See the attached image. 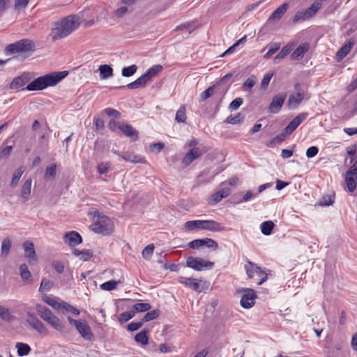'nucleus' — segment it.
Here are the masks:
<instances>
[{"label":"nucleus","instance_id":"1","mask_svg":"<svg viewBox=\"0 0 357 357\" xmlns=\"http://www.w3.org/2000/svg\"><path fill=\"white\" fill-rule=\"evenodd\" d=\"M81 19L77 15H70L55 22L52 26L50 36L55 41L64 38L78 29Z\"/></svg>","mask_w":357,"mask_h":357},{"label":"nucleus","instance_id":"2","mask_svg":"<svg viewBox=\"0 0 357 357\" xmlns=\"http://www.w3.org/2000/svg\"><path fill=\"white\" fill-rule=\"evenodd\" d=\"M68 73L67 71L53 72L39 77L30 82L25 88L26 90L40 91L49 86H54L64 79Z\"/></svg>","mask_w":357,"mask_h":357},{"label":"nucleus","instance_id":"3","mask_svg":"<svg viewBox=\"0 0 357 357\" xmlns=\"http://www.w3.org/2000/svg\"><path fill=\"white\" fill-rule=\"evenodd\" d=\"M92 230L98 234H109L114 229L112 220L105 215L99 216L97 220L91 225Z\"/></svg>","mask_w":357,"mask_h":357},{"label":"nucleus","instance_id":"4","mask_svg":"<svg viewBox=\"0 0 357 357\" xmlns=\"http://www.w3.org/2000/svg\"><path fill=\"white\" fill-rule=\"evenodd\" d=\"M33 48V43L29 39H22L14 43L8 45L5 49L6 55L17 53L26 52Z\"/></svg>","mask_w":357,"mask_h":357},{"label":"nucleus","instance_id":"5","mask_svg":"<svg viewBox=\"0 0 357 357\" xmlns=\"http://www.w3.org/2000/svg\"><path fill=\"white\" fill-rule=\"evenodd\" d=\"M299 86V84H296L295 85L296 93H292L289 96L287 106L289 109L298 108L304 99L308 100L310 98V96L303 90L298 89Z\"/></svg>","mask_w":357,"mask_h":357},{"label":"nucleus","instance_id":"6","mask_svg":"<svg viewBox=\"0 0 357 357\" xmlns=\"http://www.w3.org/2000/svg\"><path fill=\"white\" fill-rule=\"evenodd\" d=\"M213 262L206 261L199 257L190 256L186 259V266L197 271H201L204 269H211L213 268Z\"/></svg>","mask_w":357,"mask_h":357},{"label":"nucleus","instance_id":"7","mask_svg":"<svg viewBox=\"0 0 357 357\" xmlns=\"http://www.w3.org/2000/svg\"><path fill=\"white\" fill-rule=\"evenodd\" d=\"M178 282L197 292L202 291L208 286L206 282L192 278L179 277Z\"/></svg>","mask_w":357,"mask_h":357},{"label":"nucleus","instance_id":"8","mask_svg":"<svg viewBox=\"0 0 357 357\" xmlns=\"http://www.w3.org/2000/svg\"><path fill=\"white\" fill-rule=\"evenodd\" d=\"M344 179L348 190L354 192L357 185V160L347 171Z\"/></svg>","mask_w":357,"mask_h":357},{"label":"nucleus","instance_id":"9","mask_svg":"<svg viewBox=\"0 0 357 357\" xmlns=\"http://www.w3.org/2000/svg\"><path fill=\"white\" fill-rule=\"evenodd\" d=\"M286 97L287 95L284 93H280L274 96L268 106V112L271 114H278L280 111Z\"/></svg>","mask_w":357,"mask_h":357},{"label":"nucleus","instance_id":"10","mask_svg":"<svg viewBox=\"0 0 357 357\" xmlns=\"http://www.w3.org/2000/svg\"><path fill=\"white\" fill-rule=\"evenodd\" d=\"M243 292L241 299V305L244 308H250L255 303L256 293L252 289H245L243 290Z\"/></svg>","mask_w":357,"mask_h":357},{"label":"nucleus","instance_id":"11","mask_svg":"<svg viewBox=\"0 0 357 357\" xmlns=\"http://www.w3.org/2000/svg\"><path fill=\"white\" fill-rule=\"evenodd\" d=\"M231 192L229 188H223L221 190L212 194L207 199L210 205H215L220 202L222 199L229 196Z\"/></svg>","mask_w":357,"mask_h":357},{"label":"nucleus","instance_id":"12","mask_svg":"<svg viewBox=\"0 0 357 357\" xmlns=\"http://www.w3.org/2000/svg\"><path fill=\"white\" fill-rule=\"evenodd\" d=\"M114 153L121 157L124 160L130 162L132 163H145L146 160L144 157H142L139 155H136L132 152H124L121 153L119 151H114Z\"/></svg>","mask_w":357,"mask_h":357},{"label":"nucleus","instance_id":"13","mask_svg":"<svg viewBox=\"0 0 357 357\" xmlns=\"http://www.w3.org/2000/svg\"><path fill=\"white\" fill-rule=\"evenodd\" d=\"M201 229L207 230L210 231H221L225 230V227L220 222L212 220H202Z\"/></svg>","mask_w":357,"mask_h":357},{"label":"nucleus","instance_id":"14","mask_svg":"<svg viewBox=\"0 0 357 357\" xmlns=\"http://www.w3.org/2000/svg\"><path fill=\"white\" fill-rule=\"evenodd\" d=\"M201 155L202 151L199 148H192L184 155L182 159V163L185 167H188Z\"/></svg>","mask_w":357,"mask_h":357},{"label":"nucleus","instance_id":"15","mask_svg":"<svg viewBox=\"0 0 357 357\" xmlns=\"http://www.w3.org/2000/svg\"><path fill=\"white\" fill-rule=\"evenodd\" d=\"M29 81L28 73H23L20 76L15 77L10 84L9 88L12 90H18L24 86Z\"/></svg>","mask_w":357,"mask_h":357},{"label":"nucleus","instance_id":"16","mask_svg":"<svg viewBox=\"0 0 357 357\" xmlns=\"http://www.w3.org/2000/svg\"><path fill=\"white\" fill-rule=\"evenodd\" d=\"M307 114L302 113L296 116L285 128L284 131L287 135H291L298 126L306 119Z\"/></svg>","mask_w":357,"mask_h":357},{"label":"nucleus","instance_id":"17","mask_svg":"<svg viewBox=\"0 0 357 357\" xmlns=\"http://www.w3.org/2000/svg\"><path fill=\"white\" fill-rule=\"evenodd\" d=\"M64 241L70 246H75L82 243V237L77 231H70L65 234Z\"/></svg>","mask_w":357,"mask_h":357},{"label":"nucleus","instance_id":"18","mask_svg":"<svg viewBox=\"0 0 357 357\" xmlns=\"http://www.w3.org/2000/svg\"><path fill=\"white\" fill-rule=\"evenodd\" d=\"M24 250V255L29 259V262L36 261V255L34 249L33 243L31 241H25L23 243Z\"/></svg>","mask_w":357,"mask_h":357},{"label":"nucleus","instance_id":"19","mask_svg":"<svg viewBox=\"0 0 357 357\" xmlns=\"http://www.w3.org/2000/svg\"><path fill=\"white\" fill-rule=\"evenodd\" d=\"M150 80L148 79L147 76L144 73L139 78H137L135 81L128 84L127 86H122L120 88L128 87L130 89H135L139 87H144Z\"/></svg>","mask_w":357,"mask_h":357},{"label":"nucleus","instance_id":"20","mask_svg":"<svg viewBox=\"0 0 357 357\" xmlns=\"http://www.w3.org/2000/svg\"><path fill=\"white\" fill-rule=\"evenodd\" d=\"M310 45L307 43L300 45L291 54V57L294 60L301 59L305 54L309 50Z\"/></svg>","mask_w":357,"mask_h":357},{"label":"nucleus","instance_id":"21","mask_svg":"<svg viewBox=\"0 0 357 357\" xmlns=\"http://www.w3.org/2000/svg\"><path fill=\"white\" fill-rule=\"evenodd\" d=\"M76 328L84 338L91 340L93 337L90 326L86 322L80 321Z\"/></svg>","mask_w":357,"mask_h":357},{"label":"nucleus","instance_id":"22","mask_svg":"<svg viewBox=\"0 0 357 357\" xmlns=\"http://www.w3.org/2000/svg\"><path fill=\"white\" fill-rule=\"evenodd\" d=\"M119 129L124 133L127 137H130L134 140H137L138 138L137 132L130 125L122 123L119 126Z\"/></svg>","mask_w":357,"mask_h":357},{"label":"nucleus","instance_id":"23","mask_svg":"<svg viewBox=\"0 0 357 357\" xmlns=\"http://www.w3.org/2000/svg\"><path fill=\"white\" fill-rule=\"evenodd\" d=\"M29 324L36 331L40 334H47V330L44 324L35 317L30 318L27 320Z\"/></svg>","mask_w":357,"mask_h":357},{"label":"nucleus","instance_id":"24","mask_svg":"<svg viewBox=\"0 0 357 357\" xmlns=\"http://www.w3.org/2000/svg\"><path fill=\"white\" fill-rule=\"evenodd\" d=\"M245 270L248 278L255 279L256 274L259 271V267L257 266L255 264L248 261L245 264Z\"/></svg>","mask_w":357,"mask_h":357},{"label":"nucleus","instance_id":"25","mask_svg":"<svg viewBox=\"0 0 357 357\" xmlns=\"http://www.w3.org/2000/svg\"><path fill=\"white\" fill-rule=\"evenodd\" d=\"M294 43L286 45L282 50L275 56L274 63H277L285 58L292 50Z\"/></svg>","mask_w":357,"mask_h":357},{"label":"nucleus","instance_id":"26","mask_svg":"<svg viewBox=\"0 0 357 357\" xmlns=\"http://www.w3.org/2000/svg\"><path fill=\"white\" fill-rule=\"evenodd\" d=\"M46 322L56 331H63L64 329V326L61 320L54 314L49 317Z\"/></svg>","mask_w":357,"mask_h":357},{"label":"nucleus","instance_id":"27","mask_svg":"<svg viewBox=\"0 0 357 357\" xmlns=\"http://www.w3.org/2000/svg\"><path fill=\"white\" fill-rule=\"evenodd\" d=\"M31 179H27L23 184L21 191V197L24 202H26L29 199L31 190Z\"/></svg>","mask_w":357,"mask_h":357},{"label":"nucleus","instance_id":"28","mask_svg":"<svg viewBox=\"0 0 357 357\" xmlns=\"http://www.w3.org/2000/svg\"><path fill=\"white\" fill-rule=\"evenodd\" d=\"M322 6V1L320 0L315 1L307 9H306L305 15L309 18L313 17L318 10L321 8Z\"/></svg>","mask_w":357,"mask_h":357},{"label":"nucleus","instance_id":"29","mask_svg":"<svg viewBox=\"0 0 357 357\" xmlns=\"http://www.w3.org/2000/svg\"><path fill=\"white\" fill-rule=\"evenodd\" d=\"M43 300L55 310H59L61 307L62 301L52 296H44Z\"/></svg>","mask_w":357,"mask_h":357},{"label":"nucleus","instance_id":"30","mask_svg":"<svg viewBox=\"0 0 357 357\" xmlns=\"http://www.w3.org/2000/svg\"><path fill=\"white\" fill-rule=\"evenodd\" d=\"M287 4L283 3L271 15L269 20H279L287 11Z\"/></svg>","mask_w":357,"mask_h":357},{"label":"nucleus","instance_id":"31","mask_svg":"<svg viewBox=\"0 0 357 357\" xmlns=\"http://www.w3.org/2000/svg\"><path fill=\"white\" fill-rule=\"evenodd\" d=\"M100 77L102 79L110 77L113 75V69L108 65H101L99 66Z\"/></svg>","mask_w":357,"mask_h":357},{"label":"nucleus","instance_id":"32","mask_svg":"<svg viewBox=\"0 0 357 357\" xmlns=\"http://www.w3.org/2000/svg\"><path fill=\"white\" fill-rule=\"evenodd\" d=\"M162 69L160 65H154L149 68L144 74L147 76L148 79L151 81L152 78L155 77Z\"/></svg>","mask_w":357,"mask_h":357},{"label":"nucleus","instance_id":"33","mask_svg":"<svg viewBox=\"0 0 357 357\" xmlns=\"http://www.w3.org/2000/svg\"><path fill=\"white\" fill-rule=\"evenodd\" d=\"M353 45L354 43L352 42L349 41L338 50L337 52V56L340 59L345 57L350 52Z\"/></svg>","mask_w":357,"mask_h":357},{"label":"nucleus","instance_id":"34","mask_svg":"<svg viewBox=\"0 0 357 357\" xmlns=\"http://www.w3.org/2000/svg\"><path fill=\"white\" fill-rule=\"evenodd\" d=\"M274 227V223L272 221H265L260 225L261 231L265 236H268Z\"/></svg>","mask_w":357,"mask_h":357},{"label":"nucleus","instance_id":"35","mask_svg":"<svg viewBox=\"0 0 357 357\" xmlns=\"http://www.w3.org/2000/svg\"><path fill=\"white\" fill-rule=\"evenodd\" d=\"M16 348L17 349V354L20 356H26L31 351V347L27 344L22 342H17Z\"/></svg>","mask_w":357,"mask_h":357},{"label":"nucleus","instance_id":"36","mask_svg":"<svg viewBox=\"0 0 357 357\" xmlns=\"http://www.w3.org/2000/svg\"><path fill=\"white\" fill-rule=\"evenodd\" d=\"M56 165L52 164L50 166H47L45 169L44 178L46 180H52L54 178L56 175Z\"/></svg>","mask_w":357,"mask_h":357},{"label":"nucleus","instance_id":"37","mask_svg":"<svg viewBox=\"0 0 357 357\" xmlns=\"http://www.w3.org/2000/svg\"><path fill=\"white\" fill-rule=\"evenodd\" d=\"M202 220L187 221L185 225V229L188 231H192L196 229H200L202 227Z\"/></svg>","mask_w":357,"mask_h":357},{"label":"nucleus","instance_id":"38","mask_svg":"<svg viewBox=\"0 0 357 357\" xmlns=\"http://www.w3.org/2000/svg\"><path fill=\"white\" fill-rule=\"evenodd\" d=\"M24 172V170L22 167L17 168L14 172V174H13V178L11 180V183H10L11 187L15 188V186H17L18 181H19L20 178H21L22 175L23 174Z\"/></svg>","mask_w":357,"mask_h":357},{"label":"nucleus","instance_id":"39","mask_svg":"<svg viewBox=\"0 0 357 357\" xmlns=\"http://www.w3.org/2000/svg\"><path fill=\"white\" fill-rule=\"evenodd\" d=\"M135 340L142 345H146L149 342L147 332L144 330L138 333L135 337Z\"/></svg>","mask_w":357,"mask_h":357},{"label":"nucleus","instance_id":"40","mask_svg":"<svg viewBox=\"0 0 357 357\" xmlns=\"http://www.w3.org/2000/svg\"><path fill=\"white\" fill-rule=\"evenodd\" d=\"M38 312L40 317L45 321L52 316L53 314L48 308L38 305L37 307Z\"/></svg>","mask_w":357,"mask_h":357},{"label":"nucleus","instance_id":"41","mask_svg":"<svg viewBox=\"0 0 357 357\" xmlns=\"http://www.w3.org/2000/svg\"><path fill=\"white\" fill-rule=\"evenodd\" d=\"M11 241L9 238H6L2 241L1 243V255L3 256H7L10 252L11 248Z\"/></svg>","mask_w":357,"mask_h":357},{"label":"nucleus","instance_id":"42","mask_svg":"<svg viewBox=\"0 0 357 357\" xmlns=\"http://www.w3.org/2000/svg\"><path fill=\"white\" fill-rule=\"evenodd\" d=\"M119 282H120L119 281H116V280H109V281H107V282L102 283L100 285V288L105 291H112L116 288L117 284Z\"/></svg>","mask_w":357,"mask_h":357},{"label":"nucleus","instance_id":"43","mask_svg":"<svg viewBox=\"0 0 357 357\" xmlns=\"http://www.w3.org/2000/svg\"><path fill=\"white\" fill-rule=\"evenodd\" d=\"M53 286V282L49 280L43 278L41 281L39 291L42 293L49 291Z\"/></svg>","mask_w":357,"mask_h":357},{"label":"nucleus","instance_id":"44","mask_svg":"<svg viewBox=\"0 0 357 357\" xmlns=\"http://www.w3.org/2000/svg\"><path fill=\"white\" fill-rule=\"evenodd\" d=\"M137 70V66L135 64L128 67H124L122 69L121 73L123 77H130L133 75Z\"/></svg>","mask_w":357,"mask_h":357},{"label":"nucleus","instance_id":"45","mask_svg":"<svg viewBox=\"0 0 357 357\" xmlns=\"http://www.w3.org/2000/svg\"><path fill=\"white\" fill-rule=\"evenodd\" d=\"M175 119L178 123H184L186 120L185 115V107L184 106H181L177 110L176 114Z\"/></svg>","mask_w":357,"mask_h":357},{"label":"nucleus","instance_id":"46","mask_svg":"<svg viewBox=\"0 0 357 357\" xmlns=\"http://www.w3.org/2000/svg\"><path fill=\"white\" fill-rule=\"evenodd\" d=\"M154 251V245L153 244H149L146 246L142 250V255L144 259L146 260H149L152 257Z\"/></svg>","mask_w":357,"mask_h":357},{"label":"nucleus","instance_id":"47","mask_svg":"<svg viewBox=\"0 0 357 357\" xmlns=\"http://www.w3.org/2000/svg\"><path fill=\"white\" fill-rule=\"evenodd\" d=\"M196 28L197 25H195L193 22H187L177 26L175 28V31H177L183 29H186L188 31L189 33H190Z\"/></svg>","mask_w":357,"mask_h":357},{"label":"nucleus","instance_id":"48","mask_svg":"<svg viewBox=\"0 0 357 357\" xmlns=\"http://www.w3.org/2000/svg\"><path fill=\"white\" fill-rule=\"evenodd\" d=\"M334 203V195H326L323 196L322 199L319 202V205L321 206H331Z\"/></svg>","mask_w":357,"mask_h":357},{"label":"nucleus","instance_id":"49","mask_svg":"<svg viewBox=\"0 0 357 357\" xmlns=\"http://www.w3.org/2000/svg\"><path fill=\"white\" fill-rule=\"evenodd\" d=\"M12 317L9 309L0 305V318L4 321H8L12 319Z\"/></svg>","mask_w":357,"mask_h":357},{"label":"nucleus","instance_id":"50","mask_svg":"<svg viewBox=\"0 0 357 357\" xmlns=\"http://www.w3.org/2000/svg\"><path fill=\"white\" fill-rule=\"evenodd\" d=\"M151 306L148 303H138L133 305V309L135 312H146L151 309Z\"/></svg>","mask_w":357,"mask_h":357},{"label":"nucleus","instance_id":"51","mask_svg":"<svg viewBox=\"0 0 357 357\" xmlns=\"http://www.w3.org/2000/svg\"><path fill=\"white\" fill-rule=\"evenodd\" d=\"M135 316V311H128L121 313L119 317V321L125 323L131 319Z\"/></svg>","mask_w":357,"mask_h":357},{"label":"nucleus","instance_id":"52","mask_svg":"<svg viewBox=\"0 0 357 357\" xmlns=\"http://www.w3.org/2000/svg\"><path fill=\"white\" fill-rule=\"evenodd\" d=\"M257 81V78L255 75L250 76L243 83V88L245 90L250 91L251 89L255 86Z\"/></svg>","mask_w":357,"mask_h":357},{"label":"nucleus","instance_id":"53","mask_svg":"<svg viewBox=\"0 0 357 357\" xmlns=\"http://www.w3.org/2000/svg\"><path fill=\"white\" fill-rule=\"evenodd\" d=\"M13 150V146H4V143L0 147V158H5L10 155Z\"/></svg>","mask_w":357,"mask_h":357},{"label":"nucleus","instance_id":"54","mask_svg":"<svg viewBox=\"0 0 357 357\" xmlns=\"http://www.w3.org/2000/svg\"><path fill=\"white\" fill-rule=\"evenodd\" d=\"M20 276L24 280H28L31 278V273L26 264H22L20 267Z\"/></svg>","mask_w":357,"mask_h":357},{"label":"nucleus","instance_id":"55","mask_svg":"<svg viewBox=\"0 0 357 357\" xmlns=\"http://www.w3.org/2000/svg\"><path fill=\"white\" fill-rule=\"evenodd\" d=\"M215 88V86L213 85V86L208 87L204 92H202L200 94V100L204 101L206 99H208V98H210L213 94Z\"/></svg>","mask_w":357,"mask_h":357},{"label":"nucleus","instance_id":"56","mask_svg":"<svg viewBox=\"0 0 357 357\" xmlns=\"http://www.w3.org/2000/svg\"><path fill=\"white\" fill-rule=\"evenodd\" d=\"M257 279H254L257 284L260 285L267 280V274L259 268V271L256 274Z\"/></svg>","mask_w":357,"mask_h":357},{"label":"nucleus","instance_id":"57","mask_svg":"<svg viewBox=\"0 0 357 357\" xmlns=\"http://www.w3.org/2000/svg\"><path fill=\"white\" fill-rule=\"evenodd\" d=\"M159 316V311L158 310H153L148 312L144 317L142 321H149L156 319Z\"/></svg>","mask_w":357,"mask_h":357},{"label":"nucleus","instance_id":"58","mask_svg":"<svg viewBox=\"0 0 357 357\" xmlns=\"http://www.w3.org/2000/svg\"><path fill=\"white\" fill-rule=\"evenodd\" d=\"M60 309H63L67 312H70L75 315L79 314V311L77 309H76L71 305H70L68 303H66L64 301H62L61 307H60Z\"/></svg>","mask_w":357,"mask_h":357},{"label":"nucleus","instance_id":"59","mask_svg":"<svg viewBox=\"0 0 357 357\" xmlns=\"http://www.w3.org/2000/svg\"><path fill=\"white\" fill-rule=\"evenodd\" d=\"M243 116L241 114L236 116H229L227 118V122L231 124H238L243 121Z\"/></svg>","mask_w":357,"mask_h":357},{"label":"nucleus","instance_id":"60","mask_svg":"<svg viewBox=\"0 0 357 357\" xmlns=\"http://www.w3.org/2000/svg\"><path fill=\"white\" fill-rule=\"evenodd\" d=\"M258 196L257 192H253L252 190H248L245 195L243 197L242 200L238 202V204L241 202H247Z\"/></svg>","mask_w":357,"mask_h":357},{"label":"nucleus","instance_id":"61","mask_svg":"<svg viewBox=\"0 0 357 357\" xmlns=\"http://www.w3.org/2000/svg\"><path fill=\"white\" fill-rule=\"evenodd\" d=\"M203 241V246L205 245L208 248H212L213 250H216L218 248V243L213 239L206 238H202Z\"/></svg>","mask_w":357,"mask_h":357},{"label":"nucleus","instance_id":"62","mask_svg":"<svg viewBox=\"0 0 357 357\" xmlns=\"http://www.w3.org/2000/svg\"><path fill=\"white\" fill-rule=\"evenodd\" d=\"M273 76V73H268L264 75V77L261 82V89H266V87L269 84Z\"/></svg>","mask_w":357,"mask_h":357},{"label":"nucleus","instance_id":"63","mask_svg":"<svg viewBox=\"0 0 357 357\" xmlns=\"http://www.w3.org/2000/svg\"><path fill=\"white\" fill-rule=\"evenodd\" d=\"M110 167L109 162H100L98 165V172L100 174H106Z\"/></svg>","mask_w":357,"mask_h":357},{"label":"nucleus","instance_id":"64","mask_svg":"<svg viewBox=\"0 0 357 357\" xmlns=\"http://www.w3.org/2000/svg\"><path fill=\"white\" fill-rule=\"evenodd\" d=\"M243 99L241 98H236L229 105V109L231 110L237 109L242 104Z\"/></svg>","mask_w":357,"mask_h":357}]
</instances>
